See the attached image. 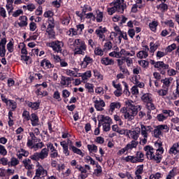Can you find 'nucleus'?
<instances>
[{"label": "nucleus", "instance_id": "obj_4", "mask_svg": "<svg viewBox=\"0 0 179 179\" xmlns=\"http://www.w3.org/2000/svg\"><path fill=\"white\" fill-rule=\"evenodd\" d=\"M87 49L85 41L80 39H76V46L74 48L75 55H85V51Z\"/></svg>", "mask_w": 179, "mask_h": 179}, {"label": "nucleus", "instance_id": "obj_2", "mask_svg": "<svg viewBox=\"0 0 179 179\" xmlns=\"http://www.w3.org/2000/svg\"><path fill=\"white\" fill-rule=\"evenodd\" d=\"M125 103L126 108H122L120 112L124 114V120L132 121L135 120V116L138 115V111L141 108V106H136L135 102L131 100H129Z\"/></svg>", "mask_w": 179, "mask_h": 179}, {"label": "nucleus", "instance_id": "obj_30", "mask_svg": "<svg viewBox=\"0 0 179 179\" xmlns=\"http://www.w3.org/2000/svg\"><path fill=\"white\" fill-rule=\"evenodd\" d=\"M27 106H28V107H29L30 108H31L32 110H38L39 107H40V103L38 102H30L28 101L27 103Z\"/></svg>", "mask_w": 179, "mask_h": 179}, {"label": "nucleus", "instance_id": "obj_5", "mask_svg": "<svg viewBox=\"0 0 179 179\" xmlns=\"http://www.w3.org/2000/svg\"><path fill=\"white\" fill-rule=\"evenodd\" d=\"M139 131L143 138H148L149 136V134L153 131V127H152V126H146L142 123H140Z\"/></svg>", "mask_w": 179, "mask_h": 179}, {"label": "nucleus", "instance_id": "obj_60", "mask_svg": "<svg viewBox=\"0 0 179 179\" xmlns=\"http://www.w3.org/2000/svg\"><path fill=\"white\" fill-rule=\"evenodd\" d=\"M71 150L73 152V153H76L77 155H80V156H82L83 152L80 149L77 148L76 147L71 145Z\"/></svg>", "mask_w": 179, "mask_h": 179}, {"label": "nucleus", "instance_id": "obj_3", "mask_svg": "<svg viewBox=\"0 0 179 179\" xmlns=\"http://www.w3.org/2000/svg\"><path fill=\"white\" fill-rule=\"evenodd\" d=\"M110 6L111 7L107 8V12L110 15H114L115 12L124 13V11L127 9V4L124 0H113L110 3Z\"/></svg>", "mask_w": 179, "mask_h": 179}, {"label": "nucleus", "instance_id": "obj_43", "mask_svg": "<svg viewBox=\"0 0 179 179\" xmlns=\"http://www.w3.org/2000/svg\"><path fill=\"white\" fill-rule=\"evenodd\" d=\"M96 22L97 23H101L103 22V12L96 10Z\"/></svg>", "mask_w": 179, "mask_h": 179}, {"label": "nucleus", "instance_id": "obj_57", "mask_svg": "<svg viewBox=\"0 0 179 179\" xmlns=\"http://www.w3.org/2000/svg\"><path fill=\"white\" fill-rule=\"evenodd\" d=\"M44 17H49V19H52V16H54V12L52 10H48L43 14Z\"/></svg>", "mask_w": 179, "mask_h": 179}, {"label": "nucleus", "instance_id": "obj_49", "mask_svg": "<svg viewBox=\"0 0 179 179\" xmlns=\"http://www.w3.org/2000/svg\"><path fill=\"white\" fill-rule=\"evenodd\" d=\"M94 173L97 177L101 176V173H103V170L101 169V166L97 164L96 169L94 170Z\"/></svg>", "mask_w": 179, "mask_h": 179}, {"label": "nucleus", "instance_id": "obj_10", "mask_svg": "<svg viewBox=\"0 0 179 179\" xmlns=\"http://www.w3.org/2000/svg\"><path fill=\"white\" fill-rule=\"evenodd\" d=\"M47 149H48V152L50 151V157L52 159H55V157H58V150L55 149V147H54V145L51 143H48L46 144Z\"/></svg>", "mask_w": 179, "mask_h": 179}, {"label": "nucleus", "instance_id": "obj_9", "mask_svg": "<svg viewBox=\"0 0 179 179\" xmlns=\"http://www.w3.org/2000/svg\"><path fill=\"white\" fill-rule=\"evenodd\" d=\"M104 33H107V29L103 27H99L95 31V34H96L97 37H99V40L104 41L106 40V36Z\"/></svg>", "mask_w": 179, "mask_h": 179}, {"label": "nucleus", "instance_id": "obj_58", "mask_svg": "<svg viewBox=\"0 0 179 179\" xmlns=\"http://www.w3.org/2000/svg\"><path fill=\"white\" fill-rule=\"evenodd\" d=\"M0 155H1V156H6V155H8L6 148H5V146L2 145H0Z\"/></svg>", "mask_w": 179, "mask_h": 179}, {"label": "nucleus", "instance_id": "obj_54", "mask_svg": "<svg viewBox=\"0 0 179 179\" xmlns=\"http://www.w3.org/2000/svg\"><path fill=\"white\" fill-rule=\"evenodd\" d=\"M176 48H177V45H176V43H173L166 48V51L167 52H171V51H174Z\"/></svg>", "mask_w": 179, "mask_h": 179}, {"label": "nucleus", "instance_id": "obj_61", "mask_svg": "<svg viewBox=\"0 0 179 179\" xmlns=\"http://www.w3.org/2000/svg\"><path fill=\"white\" fill-rule=\"evenodd\" d=\"M143 173V164L137 166L135 174H142Z\"/></svg>", "mask_w": 179, "mask_h": 179}, {"label": "nucleus", "instance_id": "obj_44", "mask_svg": "<svg viewBox=\"0 0 179 179\" xmlns=\"http://www.w3.org/2000/svg\"><path fill=\"white\" fill-rule=\"evenodd\" d=\"M157 8L161 10L162 12H164V10H167L169 9V6L167 4L162 3L157 6Z\"/></svg>", "mask_w": 179, "mask_h": 179}, {"label": "nucleus", "instance_id": "obj_35", "mask_svg": "<svg viewBox=\"0 0 179 179\" xmlns=\"http://www.w3.org/2000/svg\"><path fill=\"white\" fill-rule=\"evenodd\" d=\"M61 146H62L64 150V153L66 156H69V150H68V143L65 141H62L60 143Z\"/></svg>", "mask_w": 179, "mask_h": 179}, {"label": "nucleus", "instance_id": "obj_18", "mask_svg": "<svg viewBox=\"0 0 179 179\" xmlns=\"http://www.w3.org/2000/svg\"><path fill=\"white\" fill-rule=\"evenodd\" d=\"M73 80V79H72V78L62 76L61 78L60 83L63 86H69V85H71Z\"/></svg>", "mask_w": 179, "mask_h": 179}, {"label": "nucleus", "instance_id": "obj_11", "mask_svg": "<svg viewBox=\"0 0 179 179\" xmlns=\"http://www.w3.org/2000/svg\"><path fill=\"white\" fill-rule=\"evenodd\" d=\"M93 62H94V60H93V58H92V57L89 55H85L80 65L85 69L87 68L88 65H92Z\"/></svg>", "mask_w": 179, "mask_h": 179}, {"label": "nucleus", "instance_id": "obj_14", "mask_svg": "<svg viewBox=\"0 0 179 179\" xmlns=\"http://www.w3.org/2000/svg\"><path fill=\"white\" fill-rule=\"evenodd\" d=\"M94 107L96 108V110H97V111H103V110H104V108H103V107L106 106V103L104 102V101L101 100V99H96L94 101Z\"/></svg>", "mask_w": 179, "mask_h": 179}, {"label": "nucleus", "instance_id": "obj_13", "mask_svg": "<svg viewBox=\"0 0 179 179\" xmlns=\"http://www.w3.org/2000/svg\"><path fill=\"white\" fill-rule=\"evenodd\" d=\"M149 52V47L148 45L144 46V49L143 50L139 51L137 53V58L140 59H143V58H148Z\"/></svg>", "mask_w": 179, "mask_h": 179}, {"label": "nucleus", "instance_id": "obj_38", "mask_svg": "<svg viewBox=\"0 0 179 179\" xmlns=\"http://www.w3.org/2000/svg\"><path fill=\"white\" fill-rule=\"evenodd\" d=\"M115 108H121V105L118 102H113L110 105V111L113 113Z\"/></svg>", "mask_w": 179, "mask_h": 179}, {"label": "nucleus", "instance_id": "obj_40", "mask_svg": "<svg viewBox=\"0 0 179 179\" xmlns=\"http://www.w3.org/2000/svg\"><path fill=\"white\" fill-rule=\"evenodd\" d=\"M30 117V112L27 110H24L22 113V118L24 121H30L31 120Z\"/></svg>", "mask_w": 179, "mask_h": 179}, {"label": "nucleus", "instance_id": "obj_47", "mask_svg": "<svg viewBox=\"0 0 179 179\" xmlns=\"http://www.w3.org/2000/svg\"><path fill=\"white\" fill-rule=\"evenodd\" d=\"M87 149L90 152H94V153H97V145L94 144L87 145Z\"/></svg>", "mask_w": 179, "mask_h": 179}, {"label": "nucleus", "instance_id": "obj_32", "mask_svg": "<svg viewBox=\"0 0 179 179\" xmlns=\"http://www.w3.org/2000/svg\"><path fill=\"white\" fill-rule=\"evenodd\" d=\"M20 22H18L20 27H24V26H27V17L26 15L20 17Z\"/></svg>", "mask_w": 179, "mask_h": 179}, {"label": "nucleus", "instance_id": "obj_16", "mask_svg": "<svg viewBox=\"0 0 179 179\" xmlns=\"http://www.w3.org/2000/svg\"><path fill=\"white\" fill-rule=\"evenodd\" d=\"M41 66H42L43 69H50V68H54V64H51L50 60L45 59L41 62Z\"/></svg>", "mask_w": 179, "mask_h": 179}, {"label": "nucleus", "instance_id": "obj_53", "mask_svg": "<svg viewBox=\"0 0 179 179\" xmlns=\"http://www.w3.org/2000/svg\"><path fill=\"white\" fill-rule=\"evenodd\" d=\"M30 159L31 160H34L35 162H38L40 160V154L38 152H35L34 155L30 156Z\"/></svg>", "mask_w": 179, "mask_h": 179}, {"label": "nucleus", "instance_id": "obj_52", "mask_svg": "<svg viewBox=\"0 0 179 179\" xmlns=\"http://www.w3.org/2000/svg\"><path fill=\"white\" fill-rule=\"evenodd\" d=\"M83 8L82 12L84 15H86V12H92V7L89 5H85Z\"/></svg>", "mask_w": 179, "mask_h": 179}, {"label": "nucleus", "instance_id": "obj_56", "mask_svg": "<svg viewBox=\"0 0 179 179\" xmlns=\"http://www.w3.org/2000/svg\"><path fill=\"white\" fill-rule=\"evenodd\" d=\"M94 75L95 76V78H97V79L99 80H103V75H101V73H100V72H99V71L97 70H94Z\"/></svg>", "mask_w": 179, "mask_h": 179}, {"label": "nucleus", "instance_id": "obj_34", "mask_svg": "<svg viewBox=\"0 0 179 179\" xmlns=\"http://www.w3.org/2000/svg\"><path fill=\"white\" fill-rule=\"evenodd\" d=\"M141 100H143V101H144V103H150V101H152V95L150 94H144L142 96H141Z\"/></svg>", "mask_w": 179, "mask_h": 179}, {"label": "nucleus", "instance_id": "obj_63", "mask_svg": "<svg viewBox=\"0 0 179 179\" xmlns=\"http://www.w3.org/2000/svg\"><path fill=\"white\" fill-rule=\"evenodd\" d=\"M10 164V166H17L19 164V159L15 157L11 158Z\"/></svg>", "mask_w": 179, "mask_h": 179}, {"label": "nucleus", "instance_id": "obj_12", "mask_svg": "<svg viewBox=\"0 0 179 179\" xmlns=\"http://www.w3.org/2000/svg\"><path fill=\"white\" fill-rule=\"evenodd\" d=\"M99 127H101V124H113V120L108 116H105L104 115H101L99 117Z\"/></svg>", "mask_w": 179, "mask_h": 179}, {"label": "nucleus", "instance_id": "obj_15", "mask_svg": "<svg viewBox=\"0 0 179 179\" xmlns=\"http://www.w3.org/2000/svg\"><path fill=\"white\" fill-rule=\"evenodd\" d=\"M6 38H3L0 41V57H5V54H6Z\"/></svg>", "mask_w": 179, "mask_h": 179}, {"label": "nucleus", "instance_id": "obj_19", "mask_svg": "<svg viewBox=\"0 0 179 179\" xmlns=\"http://www.w3.org/2000/svg\"><path fill=\"white\" fill-rule=\"evenodd\" d=\"M79 72V69L74 68L73 70L66 69V73L68 76H73V78H78V73Z\"/></svg>", "mask_w": 179, "mask_h": 179}, {"label": "nucleus", "instance_id": "obj_6", "mask_svg": "<svg viewBox=\"0 0 179 179\" xmlns=\"http://www.w3.org/2000/svg\"><path fill=\"white\" fill-rule=\"evenodd\" d=\"M166 129L169 131V127L166 124H160L156 127V128L153 130L152 136L154 138H159L162 135H163V132L162 131Z\"/></svg>", "mask_w": 179, "mask_h": 179}, {"label": "nucleus", "instance_id": "obj_28", "mask_svg": "<svg viewBox=\"0 0 179 179\" xmlns=\"http://www.w3.org/2000/svg\"><path fill=\"white\" fill-rule=\"evenodd\" d=\"M155 68H159L161 69H169V64H164L163 62H157L155 63Z\"/></svg>", "mask_w": 179, "mask_h": 179}, {"label": "nucleus", "instance_id": "obj_59", "mask_svg": "<svg viewBox=\"0 0 179 179\" xmlns=\"http://www.w3.org/2000/svg\"><path fill=\"white\" fill-rule=\"evenodd\" d=\"M150 50L151 52H155L157 50V48L159 47L158 45L155 44L153 42H151L150 43Z\"/></svg>", "mask_w": 179, "mask_h": 179}, {"label": "nucleus", "instance_id": "obj_48", "mask_svg": "<svg viewBox=\"0 0 179 179\" xmlns=\"http://www.w3.org/2000/svg\"><path fill=\"white\" fill-rule=\"evenodd\" d=\"M85 160L86 163L90 162V164H92V166H94V164H96V161L94 160L93 158H92V157L90 156L85 157Z\"/></svg>", "mask_w": 179, "mask_h": 179}, {"label": "nucleus", "instance_id": "obj_46", "mask_svg": "<svg viewBox=\"0 0 179 179\" xmlns=\"http://www.w3.org/2000/svg\"><path fill=\"white\" fill-rule=\"evenodd\" d=\"M167 93H169V89H161L157 91V94H159V96H161V97H164V96H167Z\"/></svg>", "mask_w": 179, "mask_h": 179}, {"label": "nucleus", "instance_id": "obj_24", "mask_svg": "<svg viewBox=\"0 0 179 179\" xmlns=\"http://www.w3.org/2000/svg\"><path fill=\"white\" fill-rule=\"evenodd\" d=\"M112 131L114 132H117L120 135H125V132L127 129H121L117 124H114L112 126Z\"/></svg>", "mask_w": 179, "mask_h": 179}, {"label": "nucleus", "instance_id": "obj_45", "mask_svg": "<svg viewBox=\"0 0 179 179\" xmlns=\"http://www.w3.org/2000/svg\"><path fill=\"white\" fill-rule=\"evenodd\" d=\"M94 54L95 55H99L100 57H102V55H104V51L101 48L97 47L94 50Z\"/></svg>", "mask_w": 179, "mask_h": 179}, {"label": "nucleus", "instance_id": "obj_21", "mask_svg": "<svg viewBox=\"0 0 179 179\" xmlns=\"http://www.w3.org/2000/svg\"><path fill=\"white\" fill-rule=\"evenodd\" d=\"M24 164V167L27 169V170H31L33 169V164H31V159H25L22 161Z\"/></svg>", "mask_w": 179, "mask_h": 179}, {"label": "nucleus", "instance_id": "obj_50", "mask_svg": "<svg viewBox=\"0 0 179 179\" xmlns=\"http://www.w3.org/2000/svg\"><path fill=\"white\" fill-rule=\"evenodd\" d=\"M111 124L113 123H102L103 129L105 132H108L111 129Z\"/></svg>", "mask_w": 179, "mask_h": 179}, {"label": "nucleus", "instance_id": "obj_29", "mask_svg": "<svg viewBox=\"0 0 179 179\" xmlns=\"http://www.w3.org/2000/svg\"><path fill=\"white\" fill-rule=\"evenodd\" d=\"M162 83H163L165 87H170L171 83L173 82V78L169 77L164 79L161 80Z\"/></svg>", "mask_w": 179, "mask_h": 179}, {"label": "nucleus", "instance_id": "obj_39", "mask_svg": "<svg viewBox=\"0 0 179 179\" xmlns=\"http://www.w3.org/2000/svg\"><path fill=\"white\" fill-rule=\"evenodd\" d=\"M145 157V155H143V152H137L136 154V157L137 159V160H140V161H137V163H142V162H143V157Z\"/></svg>", "mask_w": 179, "mask_h": 179}, {"label": "nucleus", "instance_id": "obj_20", "mask_svg": "<svg viewBox=\"0 0 179 179\" xmlns=\"http://www.w3.org/2000/svg\"><path fill=\"white\" fill-rule=\"evenodd\" d=\"M101 63L102 65H114V60L113 59H110V57H103L101 59Z\"/></svg>", "mask_w": 179, "mask_h": 179}, {"label": "nucleus", "instance_id": "obj_55", "mask_svg": "<svg viewBox=\"0 0 179 179\" xmlns=\"http://www.w3.org/2000/svg\"><path fill=\"white\" fill-rule=\"evenodd\" d=\"M68 44L69 45H70L71 48L75 49V47L76 45V39L69 38L68 41Z\"/></svg>", "mask_w": 179, "mask_h": 179}, {"label": "nucleus", "instance_id": "obj_64", "mask_svg": "<svg viewBox=\"0 0 179 179\" xmlns=\"http://www.w3.org/2000/svg\"><path fill=\"white\" fill-rule=\"evenodd\" d=\"M0 16L3 19L6 17V10L3 7H0Z\"/></svg>", "mask_w": 179, "mask_h": 179}, {"label": "nucleus", "instance_id": "obj_25", "mask_svg": "<svg viewBox=\"0 0 179 179\" xmlns=\"http://www.w3.org/2000/svg\"><path fill=\"white\" fill-rule=\"evenodd\" d=\"M30 120L33 127H37V125H38V116H37L36 113L31 115Z\"/></svg>", "mask_w": 179, "mask_h": 179}, {"label": "nucleus", "instance_id": "obj_27", "mask_svg": "<svg viewBox=\"0 0 179 179\" xmlns=\"http://www.w3.org/2000/svg\"><path fill=\"white\" fill-rule=\"evenodd\" d=\"M138 145H139V142L132 140L130 143H128L126 146H127L129 150H132V149H136V148H138Z\"/></svg>", "mask_w": 179, "mask_h": 179}, {"label": "nucleus", "instance_id": "obj_31", "mask_svg": "<svg viewBox=\"0 0 179 179\" xmlns=\"http://www.w3.org/2000/svg\"><path fill=\"white\" fill-rule=\"evenodd\" d=\"M125 162L130 163H138V162H141L136 158L135 156L129 155L124 158Z\"/></svg>", "mask_w": 179, "mask_h": 179}, {"label": "nucleus", "instance_id": "obj_36", "mask_svg": "<svg viewBox=\"0 0 179 179\" xmlns=\"http://www.w3.org/2000/svg\"><path fill=\"white\" fill-rule=\"evenodd\" d=\"M81 78L83 82H86V80H87L90 78H92V71H87L85 73L81 75Z\"/></svg>", "mask_w": 179, "mask_h": 179}, {"label": "nucleus", "instance_id": "obj_26", "mask_svg": "<svg viewBox=\"0 0 179 179\" xmlns=\"http://www.w3.org/2000/svg\"><path fill=\"white\" fill-rule=\"evenodd\" d=\"M39 153V157L41 160H44V159H47L48 157V149L43 148Z\"/></svg>", "mask_w": 179, "mask_h": 179}, {"label": "nucleus", "instance_id": "obj_51", "mask_svg": "<svg viewBox=\"0 0 179 179\" xmlns=\"http://www.w3.org/2000/svg\"><path fill=\"white\" fill-rule=\"evenodd\" d=\"M94 86L92 84H90V83L85 84V89L87 90L89 93H93V92H94Z\"/></svg>", "mask_w": 179, "mask_h": 179}, {"label": "nucleus", "instance_id": "obj_22", "mask_svg": "<svg viewBox=\"0 0 179 179\" xmlns=\"http://www.w3.org/2000/svg\"><path fill=\"white\" fill-rule=\"evenodd\" d=\"M179 152V143H174L169 150L170 155H177Z\"/></svg>", "mask_w": 179, "mask_h": 179}, {"label": "nucleus", "instance_id": "obj_41", "mask_svg": "<svg viewBox=\"0 0 179 179\" xmlns=\"http://www.w3.org/2000/svg\"><path fill=\"white\" fill-rule=\"evenodd\" d=\"M159 25L157 21H152L149 24V27L152 31H156L157 29V26Z\"/></svg>", "mask_w": 179, "mask_h": 179}, {"label": "nucleus", "instance_id": "obj_42", "mask_svg": "<svg viewBox=\"0 0 179 179\" xmlns=\"http://www.w3.org/2000/svg\"><path fill=\"white\" fill-rule=\"evenodd\" d=\"M42 148H44V143H43V142H41L34 145L32 147H31V149H34L35 152H37L38 149H42Z\"/></svg>", "mask_w": 179, "mask_h": 179}, {"label": "nucleus", "instance_id": "obj_17", "mask_svg": "<svg viewBox=\"0 0 179 179\" xmlns=\"http://www.w3.org/2000/svg\"><path fill=\"white\" fill-rule=\"evenodd\" d=\"M119 53V58H121L122 57V55H124V57H134V55H135V51L131 50V52L125 50V49H122L120 52H118Z\"/></svg>", "mask_w": 179, "mask_h": 179}, {"label": "nucleus", "instance_id": "obj_8", "mask_svg": "<svg viewBox=\"0 0 179 179\" xmlns=\"http://www.w3.org/2000/svg\"><path fill=\"white\" fill-rule=\"evenodd\" d=\"M139 134H141V131H136V130H128L126 129L125 134L128 138H131L133 141H138L139 138Z\"/></svg>", "mask_w": 179, "mask_h": 179}, {"label": "nucleus", "instance_id": "obj_33", "mask_svg": "<svg viewBox=\"0 0 179 179\" xmlns=\"http://www.w3.org/2000/svg\"><path fill=\"white\" fill-rule=\"evenodd\" d=\"M7 106L10 107V108H11L12 111H15V110H16V108L17 107V103H16V101H15L14 100L9 99Z\"/></svg>", "mask_w": 179, "mask_h": 179}, {"label": "nucleus", "instance_id": "obj_62", "mask_svg": "<svg viewBox=\"0 0 179 179\" xmlns=\"http://www.w3.org/2000/svg\"><path fill=\"white\" fill-rule=\"evenodd\" d=\"M113 48V43L111 41L106 42L104 44V50H110Z\"/></svg>", "mask_w": 179, "mask_h": 179}, {"label": "nucleus", "instance_id": "obj_23", "mask_svg": "<svg viewBox=\"0 0 179 179\" xmlns=\"http://www.w3.org/2000/svg\"><path fill=\"white\" fill-rule=\"evenodd\" d=\"M36 94L38 97H45V96H48V92L44 90L43 87H39L36 92Z\"/></svg>", "mask_w": 179, "mask_h": 179}, {"label": "nucleus", "instance_id": "obj_37", "mask_svg": "<svg viewBox=\"0 0 179 179\" xmlns=\"http://www.w3.org/2000/svg\"><path fill=\"white\" fill-rule=\"evenodd\" d=\"M54 27H55V23L54 22V18L48 19V25L46 30H54Z\"/></svg>", "mask_w": 179, "mask_h": 179}, {"label": "nucleus", "instance_id": "obj_1", "mask_svg": "<svg viewBox=\"0 0 179 179\" xmlns=\"http://www.w3.org/2000/svg\"><path fill=\"white\" fill-rule=\"evenodd\" d=\"M155 146L158 148L155 155V150H154L153 148L150 145H146L144 147L143 150L145 152V156L147 157V159L153 160L154 162H156V163H160L163 157H162V155H163V152H164L163 147H162L163 146V144L162 143H156Z\"/></svg>", "mask_w": 179, "mask_h": 179}, {"label": "nucleus", "instance_id": "obj_7", "mask_svg": "<svg viewBox=\"0 0 179 179\" xmlns=\"http://www.w3.org/2000/svg\"><path fill=\"white\" fill-rule=\"evenodd\" d=\"M50 47H52L53 51H56V52H62V47H64V43L62 41H56L50 43Z\"/></svg>", "mask_w": 179, "mask_h": 179}]
</instances>
